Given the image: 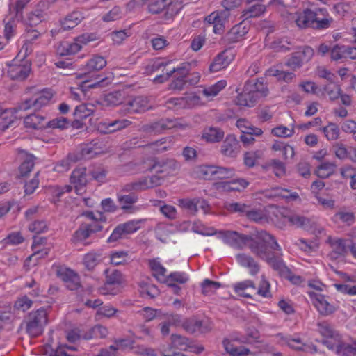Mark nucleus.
<instances>
[{"instance_id": "5fc2aeb1", "label": "nucleus", "mask_w": 356, "mask_h": 356, "mask_svg": "<svg viewBox=\"0 0 356 356\" xmlns=\"http://www.w3.org/2000/svg\"><path fill=\"white\" fill-rule=\"evenodd\" d=\"M332 10L333 13L340 16H346L353 12V8L350 3L339 2L333 6Z\"/></svg>"}, {"instance_id": "dca6fc26", "label": "nucleus", "mask_w": 356, "mask_h": 356, "mask_svg": "<svg viewBox=\"0 0 356 356\" xmlns=\"http://www.w3.org/2000/svg\"><path fill=\"white\" fill-rule=\"evenodd\" d=\"M278 213H280V209L271 207L266 210H248L246 215L248 218L256 222L268 221L270 220L275 221L276 219L279 218Z\"/></svg>"}, {"instance_id": "c03bdc74", "label": "nucleus", "mask_w": 356, "mask_h": 356, "mask_svg": "<svg viewBox=\"0 0 356 356\" xmlns=\"http://www.w3.org/2000/svg\"><path fill=\"white\" fill-rule=\"evenodd\" d=\"M82 19V15L79 12H74L61 22L62 28L63 30L72 29L79 24Z\"/></svg>"}, {"instance_id": "864d4df0", "label": "nucleus", "mask_w": 356, "mask_h": 356, "mask_svg": "<svg viewBox=\"0 0 356 356\" xmlns=\"http://www.w3.org/2000/svg\"><path fill=\"white\" fill-rule=\"evenodd\" d=\"M94 112V106L92 104H81L75 108L74 116L79 119L86 118Z\"/></svg>"}, {"instance_id": "473e14b6", "label": "nucleus", "mask_w": 356, "mask_h": 356, "mask_svg": "<svg viewBox=\"0 0 356 356\" xmlns=\"http://www.w3.org/2000/svg\"><path fill=\"white\" fill-rule=\"evenodd\" d=\"M236 127L241 130L242 134L261 136L263 134L260 128L254 127L245 119H239L236 122Z\"/></svg>"}, {"instance_id": "c85d7f7f", "label": "nucleus", "mask_w": 356, "mask_h": 356, "mask_svg": "<svg viewBox=\"0 0 356 356\" xmlns=\"http://www.w3.org/2000/svg\"><path fill=\"white\" fill-rule=\"evenodd\" d=\"M127 111L129 113H140L149 109L148 101L145 97H136L127 104Z\"/></svg>"}, {"instance_id": "39448f33", "label": "nucleus", "mask_w": 356, "mask_h": 356, "mask_svg": "<svg viewBox=\"0 0 356 356\" xmlns=\"http://www.w3.org/2000/svg\"><path fill=\"white\" fill-rule=\"evenodd\" d=\"M319 332L325 338L323 343L337 354L345 356H356V348L341 343L339 334L329 325H321Z\"/></svg>"}, {"instance_id": "bb28decb", "label": "nucleus", "mask_w": 356, "mask_h": 356, "mask_svg": "<svg viewBox=\"0 0 356 356\" xmlns=\"http://www.w3.org/2000/svg\"><path fill=\"white\" fill-rule=\"evenodd\" d=\"M238 141L233 135L227 136L222 146L221 152L227 156H234L238 152Z\"/></svg>"}, {"instance_id": "ea45409f", "label": "nucleus", "mask_w": 356, "mask_h": 356, "mask_svg": "<svg viewBox=\"0 0 356 356\" xmlns=\"http://www.w3.org/2000/svg\"><path fill=\"white\" fill-rule=\"evenodd\" d=\"M280 337L284 341L283 343L288 345L293 349L302 350L306 352L316 351L315 348L302 343V341L298 338H283L282 336H280Z\"/></svg>"}, {"instance_id": "a211bd4d", "label": "nucleus", "mask_w": 356, "mask_h": 356, "mask_svg": "<svg viewBox=\"0 0 356 356\" xmlns=\"http://www.w3.org/2000/svg\"><path fill=\"white\" fill-rule=\"evenodd\" d=\"M308 293L312 298L314 305L319 313L323 315H327L333 312L334 307L327 302L323 295L314 291H309Z\"/></svg>"}, {"instance_id": "7ed1b4c3", "label": "nucleus", "mask_w": 356, "mask_h": 356, "mask_svg": "<svg viewBox=\"0 0 356 356\" xmlns=\"http://www.w3.org/2000/svg\"><path fill=\"white\" fill-rule=\"evenodd\" d=\"M254 241V245H251L252 252L261 259L266 260L273 267L278 268L280 264L277 263L275 265L273 257L270 256L272 250L277 249V251H280L279 245L273 237L266 232H261L255 236Z\"/></svg>"}, {"instance_id": "f257e3e1", "label": "nucleus", "mask_w": 356, "mask_h": 356, "mask_svg": "<svg viewBox=\"0 0 356 356\" xmlns=\"http://www.w3.org/2000/svg\"><path fill=\"white\" fill-rule=\"evenodd\" d=\"M106 65L105 58L100 56H95L90 58L86 66L88 73L79 74L76 78L77 88H72V95L75 99H81V95L88 88L97 87L102 79H99L93 72L104 68Z\"/></svg>"}, {"instance_id": "4c0bfd02", "label": "nucleus", "mask_w": 356, "mask_h": 356, "mask_svg": "<svg viewBox=\"0 0 356 356\" xmlns=\"http://www.w3.org/2000/svg\"><path fill=\"white\" fill-rule=\"evenodd\" d=\"M171 72L175 73V76H177V78L176 80L172 81L170 85V88L174 90H181L188 80L187 71L185 69L177 68V70L174 69Z\"/></svg>"}, {"instance_id": "774afa93", "label": "nucleus", "mask_w": 356, "mask_h": 356, "mask_svg": "<svg viewBox=\"0 0 356 356\" xmlns=\"http://www.w3.org/2000/svg\"><path fill=\"white\" fill-rule=\"evenodd\" d=\"M259 348V351L254 353L256 356H282L280 353L275 352L273 348L268 344L261 343Z\"/></svg>"}, {"instance_id": "a18cd8bd", "label": "nucleus", "mask_w": 356, "mask_h": 356, "mask_svg": "<svg viewBox=\"0 0 356 356\" xmlns=\"http://www.w3.org/2000/svg\"><path fill=\"white\" fill-rule=\"evenodd\" d=\"M272 149L275 152H280L284 159L292 158L294 155L293 147L281 141H276L273 143Z\"/></svg>"}, {"instance_id": "b1692460", "label": "nucleus", "mask_w": 356, "mask_h": 356, "mask_svg": "<svg viewBox=\"0 0 356 356\" xmlns=\"http://www.w3.org/2000/svg\"><path fill=\"white\" fill-rule=\"evenodd\" d=\"M30 92L34 96L36 108L38 109L48 104L53 97V92L49 89L38 91L35 88H33Z\"/></svg>"}, {"instance_id": "37998d69", "label": "nucleus", "mask_w": 356, "mask_h": 356, "mask_svg": "<svg viewBox=\"0 0 356 356\" xmlns=\"http://www.w3.org/2000/svg\"><path fill=\"white\" fill-rule=\"evenodd\" d=\"M133 341L127 339H120L116 341L115 346L110 347L111 352L108 350L103 351L100 356H115L114 351L115 350H124L127 348H133Z\"/></svg>"}, {"instance_id": "9d476101", "label": "nucleus", "mask_w": 356, "mask_h": 356, "mask_svg": "<svg viewBox=\"0 0 356 356\" xmlns=\"http://www.w3.org/2000/svg\"><path fill=\"white\" fill-rule=\"evenodd\" d=\"M234 0H225L223 6L226 8L221 11H214L210 15L207 16L204 21L208 24L213 25V32L216 34H221L225 28V24L227 19L229 17V3H232Z\"/></svg>"}, {"instance_id": "72a5a7b5", "label": "nucleus", "mask_w": 356, "mask_h": 356, "mask_svg": "<svg viewBox=\"0 0 356 356\" xmlns=\"http://www.w3.org/2000/svg\"><path fill=\"white\" fill-rule=\"evenodd\" d=\"M189 280L188 275L184 272H174L166 276V280L163 283L167 284L172 289H177L174 282L179 284H184Z\"/></svg>"}, {"instance_id": "052dcab7", "label": "nucleus", "mask_w": 356, "mask_h": 356, "mask_svg": "<svg viewBox=\"0 0 356 356\" xmlns=\"http://www.w3.org/2000/svg\"><path fill=\"white\" fill-rule=\"evenodd\" d=\"M141 222L142 221L140 220H134L120 224V226L122 227L124 233L127 236L138 230L141 227Z\"/></svg>"}, {"instance_id": "5701e85b", "label": "nucleus", "mask_w": 356, "mask_h": 356, "mask_svg": "<svg viewBox=\"0 0 356 356\" xmlns=\"http://www.w3.org/2000/svg\"><path fill=\"white\" fill-rule=\"evenodd\" d=\"M314 55V51L309 47H304L302 51L296 54V55L289 60L288 65L296 68L299 67L301 63L309 61Z\"/></svg>"}, {"instance_id": "13d9d810", "label": "nucleus", "mask_w": 356, "mask_h": 356, "mask_svg": "<svg viewBox=\"0 0 356 356\" xmlns=\"http://www.w3.org/2000/svg\"><path fill=\"white\" fill-rule=\"evenodd\" d=\"M139 291L145 297L153 298L159 293V291L154 285L145 282L140 284Z\"/></svg>"}, {"instance_id": "6e6d98bb", "label": "nucleus", "mask_w": 356, "mask_h": 356, "mask_svg": "<svg viewBox=\"0 0 356 356\" xmlns=\"http://www.w3.org/2000/svg\"><path fill=\"white\" fill-rule=\"evenodd\" d=\"M248 33V28L243 24L234 26L229 32L230 39L238 41Z\"/></svg>"}, {"instance_id": "1a4fd4ad", "label": "nucleus", "mask_w": 356, "mask_h": 356, "mask_svg": "<svg viewBox=\"0 0 356 356\" xmlns=\"http://www.w3.org/2000/svg\"><path fill=\"white\" fill-rule=\"evenodd\" d=\"M26 330L32 337H37L42 332L44 325L47 323V312L42 308L30 314Z\"/></svg>"}, {"instance_id": "4468645a", "label": "nucleus", "mask_w": 356, "mask_h": 356, "mask_svg": "<svg viewBox=\"0 0 356 356\" xmlns=\"http://www.w3.org/2000/svg\"><path fill=\"white\" fill-rule=\"evenodd\" d=\"M200 97L193 92L187 94L185 97L172 98L168 101L169 108H192L203 105Z\"/></svg>"}, {"instance_id": "de8ad7c7", "label": "nucleus", "mask_w": 356, "mask_h": 356, "mask_svg": "<svg viewBox=\"0 0 356 356\" xmlns=\"http://www.w3.org/2000/svg\"><path fill=\"white\" fill-rule=\"evenodd\" d=\"M111 263L114 265L125 264L130 261L128 252L123 250L113 251L110 254Z\"/></svg>"}, {"instance_id": "e433bc0d", "label": "nucleus", "mask_w": 356, "mask_h": 356, "mask_svg": "<svg viewBox=\"0 0 356 356\" xmlns=\"http://www.w3.org/2000/svg\"><path fill=\"white\" fill-rule=\"evenodd\" d=\"M236 259L241 266L249 270L251 275H255L258 272L259 267L250 257L244 254H240L236 256Z\"/></svg>"}, {"instance_id": "680f3d73", "label": "nucleus", "mask_w": 356, "mask_h": 356, "mask_svg": "<svg viewBox=\"0 0 356 356\" xmlns=\"http://www.w3.org/2000/svg\"><path fill=\"white\" fill-rule=\"evenodd\" d=\"M248 185L249 183L245 179H239L226 183L224 188L228 191H241L245 188Z\"/></svg>"}, {"instance_id": "bf43d9fd", "label": "nucleus", "mask_w": 356, "mask_h": 356, "mask_svg": "<svg viewBox=\"0 0 356 356\" xmlns=\"http://www.w3.org/2000/svg\"><path fill=\"white\" fill-rule=\"evenodd\" d=\"M108 334V330L106 327L102 325L95 326L89 334L83 336L84 339H89L92 338H102Z\"/></svg>"}, {"instance_id": "f8f14e48", "label": "nucleus", "mask_w": 356, "mask_h": 356, "mask_svg": "<svg viewBox=\"0 0 356 356\" xmlns=\"http://www.w3.org/2000/svg\"><path fill=\"white\" fill-rule=\"evenodd\" d=\"M22 115L15 108L9 109H3L2 108V111L0 113V133L18 124Z\"/></svg>"}, {"instance_id": "c756f323", "label": "nucleus", "mask_w": 356, "mask_h": 356, "mask_svg": "<svg viewBox=\"0 0 356 356\" xmlns=\"http://www.w3.org/2000/svg\"><path fill=\"white\" fill-rule=\"evenodd\" d=\"M177 165L174 161H168L162 165L156 164L153 167L155 172L161 174V177L172 175L175 173Z\"/></svg>"}, {"instance_id": "423d86ee", "label": "nucleus", "mask_w": 356, "mask_h": 356, "mask_svg": "<svg viewBox=\"0 0 356 356\" xmlns=\"http://www.w3.org/2000/svg\"><path fill=\"white\" fill-rule=\"evenodd\" d=\"M268 90L261 81L255 83L248 82L236 100V104L240 106H254L257 100L267 95Z\"/></svg>"}, {"instance_id": "0eeeda50", "label": "nucleus", "mask_w": 356, "mask_h": 356, "mask_svg": "<svg viewBox=\"0 0 356 356\" xmlns=\"http://www.w3.org/2000/svg\"><path fill=\"white\" fill-rule=\"evenodd\" d=\"M29 54L28 44H25L18 55L8 65L7 73L12 79L24 80L31 72V63L26 58Z\"/></svg>"}, {"instance_id": "09e8293b", "label": "nucleus", "mask_w": 356, "mask_h": 356, "mask_svg": "<svg viewBox=\"0 0 356 356\" xmlns=\"http://www.w3.org/2000/svg\"><path fill=\"white\" fill-rule=\"evenodd\" d=\"M227 86L225 80H220L215 84L207 87L203 90V95L208 99H212L216 97Z\"/></svg>"}, {"instance_id": "393cba45", "label": "nucleus", "mask_w": 356, "mask_h": 356, "mask_svg": "<svg viewBox=\"0 0 356 356\" xmlns=\"http://www.w3.org/2000/svg\"><path fill=\"white\" fill-rule=\"evenodd\" d=\"M18 157L20 160H22L19 168V173L22 176H25L31 172L34 165L33 156L24 150H20L18 153Z\"/></svg>"}, {"instance_id": "9b49d317", "label": "nucleus", "mask_w": 356, "mask_h": 356, "mask_svg": "<svg viewBox=\"0 0 356 356\" xmlns=\"http://www.w3.org/2000/svg\"><path fill=\"white\" fill-rule=\"evenodd\" d=\"M218 236L224 243L235 248H241L244 245H249L251 248V245H254L255 243L254 238H250L247 236L240 235L236 232H221L218 234Z\"/></svg>"}, {"instance_id": "79ce46f5", "label": "nucleus", "mask_w": 356, "mask_h": 356, "mask_svg": "<svg viewBox=\"0 0 356 356\" xmlns=\"http://www.w3.org/2000/svg\"><path fill=\"white\" fill-rule=\"evenodd\" d=\"M129 121L127 120H117L113 122L106 124L104 123L102 125H100L98 129L101 131L105 132V133H111L113 131H115L116 130L125 128L129 126Z\"/></svg>"}, {"instance_id": "4d7b16f0", "label": "nucleus", "mask_w": 356, "mask_h": 356, "mask_svg": "<svg viewBox=\"0 0 356 356\" xmlns=\"http://www.w3.org/2000/svg\"><path fill=\"white\" fill-rule=\"evenodd\" d=\"M117 313V309L111 305H104L99 307L96 313L97 320L102 318H111Z\"/></svg>"}, {"instance_id": "e2e57ef3", "label": "nucleus", "mask_w": 356, "mask_h": 356, "mask_svg": "<svg viewBox=\"0 0 356 356\" xmlns=\"http://www.w3.org/2000/svg\"><path fill=\"white\" fill-rule=\"evenodd\" d=\"M235 170L233 168H227L216 166L215 179H229L234 176Z\"/></svg>"}, {"instance_id": "7c9ffc66", "label": "nucleus", "mask_w": 356, "mask_h": 356, "mask_svg": "<svg viewBox=\"0 0 356 356\" xmlns=\"http://www.w3.org/2000/svg\"><path fill=\"white\" fill-rule=\"evenodd\" d=\"M224 132L218 128L208 127L202 133V138L209 143H217L222 139Z\"/></svg>"}, {"instance_id": "f03ea898", "label": "nucleus", "mask_w": 356, "mask_h": 356, "mask_svg": "<svg viewBox=\"0 0 356 356\" xmlns=\"http://www.w3.org/2000/svg\"><path fill=\"white\" fill-rule=\"evenodd\" d=\"M294 18L297 26L300 28L326 29L332 22V18L329 16L327 11L325 9H319L316 12L307 9L297 13Z\"/></svg>"}, {"instance_id": "3c124183", "label": "nucleus", "mask_w": 356, "mask_h": 356, "mask_svg": "<svg viewBox=\"0 0 356 356\" xmlns=\"http://www.w3.org/2000/svg\"><path fill=\"white\" fill-rule=\"evenodd\" d=\"M87 226L83 224L80 228L74 233L73 236V241L74 243L86 244V241L91 236Z\"/></svg>"}, {"instance_id": "f3484780", "label": "nucleus", "mask_w": 356, "mask_h": 356, "mask_svg": "<svg viewBox=\"0 0 356 356\" xmlns=\"http://www.w3.org/2000/svg\"><path fill=\"white\" fill-rule=\"evenodd\" d=\"M44 240L42 238H35L33 244V250L34 251L25 262V266L29 268L31 266L36 264L40 258L47 255L50 249L49 246H43Z\"/></svg>"}, {"instance_id": "69168bd1", "label": "nucleus", "mask_w": 356, "mask_h": 356, "mask_svg": "<svg viewBox=\"0 0 356 356\" xmlns=\"http://www.w3.org/2000/svg\"><path fill=\"white\" fill-rule=\"evenodd\" d=\"M172 343L174 348L181 350H188L189 341L185 337L179 335L172 336Z\"/></svg>"}, {"instance_id": "412c9836", "label": "nucleus", "mask_w": 356, "mask_h": 356, "mask_svg": "<svg viewBox=\"0 0 356 356\" xmlns=\"http://www.w3.org/2000/svg\"><path fill=\"white\" fill-rule=\"evenodd\" d=\"M57 275L66 283L67 286L71 290L75 289L79 286V276L67 267H59L57 270Z\"/></svg>"}, {"instance_id": "c9c22d12", "label": "nucleus", "mask_w": 356, "mask_h": 356, "mask_svg": "<svg viewBox=\"0 0 356 356\" xmlns=\"http://www.w3.org/2000/svg\"><path fill=\"white\" fill-rule=\"evenodd\" d=\"M176 231V227L172 225H159L156 229V236L161 241L167 243L171 240L172 234Z\"/></svg>"}, {"instance_id": "20e7f679", "label": "nucleus", "mask_w": 356, "mask_h": 356, "mask_svg": "<svg viewBox=\"0 0 356 356\" xmlns=\"http://www.w3.org/2000/svg\"><path fill=\"white\" fill-rule=\"evenodd\" d=\"M259 334L257 330L247 331L246 337L238 334H233L229 338L223 341V345L226 352L231 356H248L250 354L249 349L243 346H236V343H252L257 341Z\"/></svg>"}, {"instance_id": "603ef678", "label": "nucleus", "mask_w": 356, "mask_h": 356, "mask_svg": "<svg viewBox=\"0 0 356 356\" xmlns=\"http://www.w3.org/2000/svg\"><path fill=\"white\" fill-rule=\"evenodd\" d=\"M14 15L10 9L9 17H7L4 28V35L6 40H9L15 33V20L13 19Z\"/></svg>"}, {"instance_id": "2eb2a0df", "label": "nucleus", "mask_w": 356, "mask_h": 356, "mask_svg": "<svg viewBox=\"0 0 356 356\" xmlns=\"http://www.w3.org/2000/svg\"><path fill=\"white\" fill-rule=\"evenodd\" d=\"M90 180V178L84 168L74 170L70 177V183L77 194H82L86 191V186Z\"/></svg>"}, {"instance_id": "a878e982", "label": "nucleus", "mask_w": 356, "mask_h": 356, "mask_svg": "<svg viewBox=\"0 0 356 356\" xmlns=\"http://www.w3.org/2000/svg\"><path fill=\"white\" fill-rule=\"evenodd\" d=\"M265 195L268 198H283L289 202L296 201L299 199L297 193H291L288 190L280 188H273L270 191H266Z\"/></svg>"}, {"instance_id": "0e129e2a", "label": "nucleus", "mask_w": 356, "mask_h": 356, "mask_svg": "<svg viewBox=\"0 0 356 356\" xmlns=\"http://www.w3.org/2000/svg\"><path fill=\"white\" fill-rule=\"evenodd\" d=\"M334 168L332 163H323L317 168L316 173L319 177L326 178L334 172Z\"/></svg>"}, {"instance_id": "49530a36", "label": "nucleus", "mask_w": 356, "mask_h": 356, "mask_svg": "<svg viewBox=\"0 0 356 356\" xmlns=\"http://www.w3.org/2000/svg\"><path fill=\"white\" fill-rule=\"evenodd\" d=\"M335 41L354 42L356 44V28L352 27L348 31L336 33L333 35Z\"/></svg>"}, {"instance_id": "ddd939ff", "label": "nucleus", "mask_w": 356, "mask_h": 356, "mask_svg": "<svg viewBox=\"0 0 356 356\" xmlns=\"http://www.w3.org/2000/svg\"><path fill=\"white\" fill-rule=\"evenodd\" d=\"M123 280V276L120 272L115 270L107 271L105 289L102 290V293L104 294H116L120 291Z\"/></svg>"}, {"instance_id": "8fccbe9b", "label": "nucleus", "mask_w": 356, "mask_h": 356, "mask_svg": "<svg viewBox=\"0 0 356 356\" xmlns=\"http://www.w3.org/2000/svg\"><path fill=\"white\" fill-rule=\"evenodd\" d=\"M100 254L96 252H90L86 254L83 258L84 266L88 269H93L100 261Z\"/></svg>"}, {"instance_id": "6ab92c4d", "label": "nucleus", "mask_w": 356, "mask_h": 356, "mask_svg": "<svg viewBox=\"0 0 356 356\" xmlns=\"http://www.w3.org/2000/svg\"><path fill=\"white\" fill-rule=\"evenodd\" d=\"M83 216L89 221L88 222L83 223V225L84 226H87L92 234L99 232L102 229V222L106 221V218L103 213L86 212L83 213Z\"/></svg>"}, {"instance_id": "f704fd0d", "label": "nucleus", "mask_w": 356, "mask_h": 356, "mask_svg": "<svg viewBox=\"0 0 356 356\" xmlns=\"http://www.w3.org/2000/svg\"><path fill=\"white\" fill-rule=\"evenodd\" d=\"M235 292L240 296L242 297H250V291H254L255 286L252 281L247 280L238 283H236L234 286Z\"/></svg>"}, {"instance_id": "338daca9", "label": "nucleus", "mask_w": 356, "mask_h": 356, "mask_svg": "<svg viewBox=\"0 0 356 356\" xmlns=\"http://www.w3.org/2000/svg\"><path fill=\"white\" fill-rule=\"evenodd\" d=\"M220 286V283L206 279L202 283V291L205 295L213 293Z\"/></svg>"}, {"instance_id": "aec40b11", "label": "nucleus", "mask_w": 356, "mask_h": 356, "mask_svg": "<svg viewBox=\"0 0 356 356\" xmlns=\"http://www.w3.org/2000/svg\"><path fill=\"white\" fill-rule=\"evenodd\" d=\"M234 54L232 50H226L220 54L210 65V70L216 72L225 69L234 60Z\"/></svg>"}, {"instance_id": "4be33fe9", "label": "nucleus", "mask_w": 356, "mask_h": 356, "mask_svg": "<svg viewBox=\"0 0 356 356\" xmlns=\"http://www.w3.org/2000/svg\"><path fill=\"white\" fill-rule=\"evenodd\" d=\"M331 58L339 60L343 58L356 59V47L341 45L334 46L331 50Z\"/></svg>"}, {"instance_id": "6e6552de", "label": "nucleus", "mask_w": 356, "mask_h": 356, "mask_svg": "<svg viewBox=\"0 0 356 356\" xmlns=\"http://www.w3.org/2000/svg\"><path fill=\"white\" fill-rule=\"evenodd\" d=\"M97 39L95 33L83 34L73 41H63L56 48L57 53L60 56H68L78 53L83 46Z\"/></svg>"}, {"instance_id": "58836bf2", "label": "nucleus", "mask_w": 356, "mask_h": 356, "mask_svg": "<svg viewBox=\"0 0 356 356\" xmlns=\"http://www.w3.org/2000/svg\"><path fill=\"white\" fill-rule=\"evenodd\" d=\"M194 174L197 177L204 179H215L216 166L215 165H200L194 170Z\"/></svg>"}, {"instance_id": "cd10ccee", "label": "nucleus", "mask_w": 356, "mask_h": 356, "mask_svg": "<svg viewBox=\"0 0 356 356\" xmlns=\"http://www.w3.org/2000/svg\"><path fill=\"white\" fill-rule=\"evenodd\" d=\"M149 265L155 278L159 282H164L166 280L167 270L161 264V261L159 259H151L149 261Z\"/></svg>"}, {"instance_id": "2f4dec72", "label": "nucleus", "mask_w": 356, "mask_h": 356, "mask_svg": "<svg viewBox=\"0 0 356 356\" xmlns=\"http://www.w3.org/2000/svg\"><path fill=\"white\" fill-rule=\"evenodd\" d=\"M24 123L26 127L40 129L45 127V120L42 116L39 115H30L24 118Z\"/></svg>"}, {"instance_id": "a19ab883", "label": "nucleus", "mask_w": 356, "mask_h": 356, "mask_svg": "<svg viewBox=\"0 0 356 356\" xmlns=\"http://www.w3.org/2000/svg\"><path fill=\"white\" fill-rule=\"evenodd\" d=\"M267 74L270 76L276 77L278 80L288 81L293 79V74L284 70L283 66L281 65H277L270 68Z\"/></svg>"}]
</instances>
